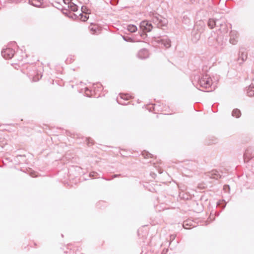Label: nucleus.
<instances>
[{"instance_id": "1", "label": "nucleus", "mask_w": 254, "mask_h": 254, "mask_svg": "<svg viewBox=\"0 0 254 254\" xmlns=\"http://www.w3.org/2000/svg\"><path fill=\"white\" fill-rule=\"evenodd\" d=\"M199 84L203 89H207L212 85V79L208 75H204L200 79Z\"/></svg>"}, {"instance_id": "2", "label": "nucleus", "mask_w": 254, "mask_h": 254, "mask_svg": "<svg viewBox=\"0 0 254 254\" xmlns=\"http://www.w3.org/2000/svg\"><path fill=\"white\" fill-rule=\"evenodd\" d=\"M140 29L144 32H149L151 30L152 26L151 23L147 21H143L140 24Z\"/></svg>"}, {"instance_id": "3", "label": "nucleus", "mask_w": 254, "mask_h": 254, "mask_svg": "<svg viewBox=\"0 0 254 254\" xmlns=\"http://www.w3.org/2000/svg\"><path fill=\"white\" fill-rule=\"evenodd\" d=\"M72 0H63L64 3L65 5V8L67 7L73 11H76L77 10V6L71 2Z\"/></svg>"}, {"instance_id": "4", "label": "nucleus", "mask_w": 254, "mask_h": 254, "mask_svg": "<svg viewBox=\"0 0 254 254\" xmlns=\"http://www.w3.org/2000/svg\"><path fill=\"white\" fill-rule=\"evenodd\" d=\"M1 54L5 59H11L13 56L14 52L11 49H7L2 51Z\"/></svg>"}, {"instance_id": "5", "label": "nucleus", "mask_w": 254, "mask_h": 254, "mask_svg": "<svg viewBox=\"0 0 254 254\" xmlns=\"http://www.w3.org/2000/svg\"><path fill=\"white\" fill-rule=\"evenodd\" d=\"M89 29L93 34H97L100 32L101 28L96 24H92L90 26Z\"/></svg>"}, {"instance_id": "6", "label": "nucleus", "mask_w": 254, "mask_h": 254, "mask_svg": "<svg viewBox=\"0 0 254 254\" xmlns=\"http://www.w3.org/2000/svg\"><path fill=\"white\" fill-rule=\"evenodd\" d=\"M157 42L161 43L162 45L166 48H169L171 46V41L168 39H161L158 40Z\"/></svg>"}, {"instance_id": "7", "label": "nucleus", "mask_w": 254, "mask_h": 254, "mask_svg": "<svg viewBox=\"0 0 254 254\" xmlns=\"http://www.w3.org/2000/svg\"><path fill=\"white\" fill-rule=\"evenodd\" d=\"M138 56L140 59H145L148 57V52L146 50L142 49L139 52Z\"/></svg>"}, {"instance_id": "8", "label": "nucleus", "mask_w": 254, "mask_h": 254, "mask_svg": "<svg viewBox=\"0 0 254 254\" xmlns=\"http://www.w3.org/2000/svg\"><path fill=\"white\" fill-rule=\"evenodd\" d=\"M219 22L218 20L210 19L208 22V25L210 28H213L214 26H217V24Z\"/></svg>"}, {"instance_id": "9", "label": "nucleus", "mask_w": 254, "mask_h": 254, "mask_svg": "<svg viewBox=\"0 0 254 254\" xmlns=\"http://www.w3.org/2000/svg\"><path fill=\"white\" fill-rule=\"evenodd\" d=\"M29 2L31 4L36 7H40L43 3L42 0H30Z\"/></svg>"}, {"instance_id": "10", "label": "nucleus", "mask_w": 254, "mask_h": 254, "mask_svg": "<svg viewBox=\"0 0 254 254\" xmlns=\"http://www.w3.org/2000/svg\"><path fill=\"white\" fill-rule=\"evenodd\" d=\"M247 94L249 96H254V86L250 85L247 89Z\"/></svg>"}, {"instance_id": "11", "label": "nucleus", "mask_w": 254, "mask_h": 254, "mask_svg": "<svg viewBox=\"0 0 254 254\" xmlns=\"http://www.w3.org/2000/svg\"><path fill=\"white\" fill-rule=\"evenodd\" d=\"M137 29V27L134 25H129L127 26V30L130 32H135Z\"/></svg>"}, {"instance_id": "12", "label": "nucleus", "mask_w": 254, "mask_h": 254, "mask_svg": "<svg viewBox=\"0 0 254 254\" xmlns=\"http://www.w3.org/2000/svg\"><path fill=\"white\" fill-rule=\"evenodd\" d=\"M232 116L237 118H239L241 116L240 111L237 109H234L232 112Z\"/></svg>"}, {"instance_id": "13", "label": "nucleus", "mask_w": 254, "mask_h": 254, "mask_svg": "<svg viewBox=\"0 0 254 254\" xmlns=\"http://www.w3.org/2000/svg\"><path fill=\"white\" fill-rule=\"evenodd\" d=\"M87 14H83V13H80L78 17L82 21H85L88 18V16H87Z\"/></svg>"}, {"instance_id": "14", "label": "nucleus", "mask_w": 254, "mask_h": 254, "mask_svg": "<svg viewBox=\"0 0 254 254\" xmlns=\"http://www.w3.org/2000/svg\"><path fill=\"white\" fill-rule=\"evenodd\" d=\"M81 11L82 13H85V14H89L90 13V10L87 8V7L85 6H83L81 7Z\"/></svg>"}, {"instance_id": "15", "label": "nucleus", "mask_w": 254, "mask_h": 254, "mask_svg": "<svg viewBox=\"0 0 254 254\" xmlns=\"http://www.w3.org/2000/svg\"><path fill=\"white\" fill-rule=\"evenodd\" d=\"M230 187L228 185H225L223 186V190H226V191H228V192L230 191Z\"/></svg>"}, {"instance_id": "16", "label": "nucleus", "mask_w": 254, "mask_h": 254, "mask_svg": "<svg viewBox=\"0 0 254 254\" xmlns=\"http://www.w3.org/2000/svg\"><path fill=\"white\" fill-rule=\"evenodd\" d=\"M247 152L245 153V154H244V160L245 161H248L249 158H248V159H247Z\"/></svg>"}, {"instance_id": "17", "label": "nucleus", "mask_w": 254, "mask_h": 254, "mask_svg": "<svg viewBox=\"0 0 254 254\" xmlns=\"http://www.w3.org/2000/svg\"><path fill=\"white\" fill-rule=\"evenodd\" d=\"M230 43H231L232 44H235L236 41L235 40H233V39H230Z\"/></svg>"}, {"instance_id": "18", "label": "nucleus", "mask_w": 254, "mask_h": 254, "mask_svg": "<svg viewBox=\"0 0 254 254\" xmlns=\"http://www.w3.org/2000/svg\"><path fill=\"white\" fill-rule=\"evenodd\" d=\"M188 225V224H187V223H185L183 224V226H184V227L185 229H189V228H187V227H186V225Z\"/></svg>"}, {"instance_id": "19", "label": "nucleus", "mask_w": 254, "mask_h": 254, "mask_svg": "<svg viewBox=\"0 0 254 254\" xmlns=\"http://www.w3.org/2000/svg\"><path fill=\"white\" fill-rule=\"evenodd\" d=\"M146 36V34L144 33H142L141 34H140V36L141 37H144Z\"/></svg>"}]
</instances>
